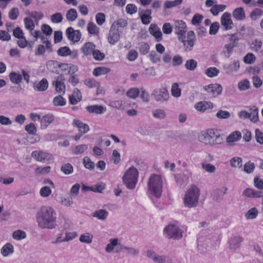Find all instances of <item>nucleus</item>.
Returning a JSON list of instances; mask_svg holds the SVG:
<instances>
[{
	"label": "nucleus",
	"mask_w": 263,
	"mask_h": 263,
	"mask_svg": "<svg viewBox=\"0 0 263 263\" xmlns=\"http://www.w3.org/2000/svg\"><path fill=\"white\" fill-rule=\"evenodd\" d=\"M56 218L54 210L47 206L41 207L36 215V221L39 226L42 229L54 228L56 226Z\"/></svg>",
	"instance_id": "f257e3e1"
},
{
	"label": "nucleus",
	"mask_w": 263,
	"mask_h": 263,
	"mask_svg": "<svg viewBox=\"0 0 263 263\" xmlns=\"http://www.w3.org/2000/svg\"><path fill=\"white\" fill-rule=\"evenodd\" d=\"M198 139L201 142L211 146L220 144L223 141L222 137L212 128L201 132Z\"/></svg>",
	"instance_id": "f03ea898"
},
{
	"label": "nucleus",
	"mask_w": 263,
	"mask_h": 263,
	"mask_svg": "<svg viewBox=\"0 0 263 263\" xmlns=\"http://www.w3.org/2000/svg\"><path fill=\"white\" fill-rule=\"evenodd\" d=\"M199 195V189L195 185H192L183 198L185 206L189 208L196 206L198 203Z\"/></svg>",
	"instance_id": "7ed1b4c3"
},
{
	"label": "nucleus",
	"mask_w": 263,
	"mask_h": 263,
	"mask_svg": "<svg viewBox=\"0 0 263 263\" xmlns=\"http://www.w3.org/2000/svg\"><path fill=\"white\" fill-rule=\"evenodd\" d=\"M148 186L152 194L156 198L160 197L163 187V181L161 177L155 174L152 175L149 178Z\"/></svg>",
	"instance_id": "20e7f679"
},
{
	"label": "nucleus",
	"mask_w": 263,
	"mask_h": 263,
	"mask_svg": "<svg viewBox=\"0 0 263 263\" xmlns=\"http://www.w3.org/2000/svg\"><path fill=\"white\" fill-rule=\"evenodd\" d=\"M138 172L134 167L128 168L123 176V182L129 190L134 189L138 181Z\"/></svg>",
	"instance_id": "39448f33"
},
{
	"label": "nucleus",
	"mask_w": 263,
	"mask_h": 263,
	"mask_svg": "<svg viewBox=\"0 0 263 263\" xmlns=\"http://www.w3.org/2000/svg\"><path fill=\"white\" fill-rule=\"evenodd\" d=\"M165 232L169 238L179 240L182 237L183 231L177 224L172 223L165 227Z\"/></svg>",
	"instance_id": "423d86ee"
},
{
	"label": "nucleus",
	"mask_w": 263,
	"mask_h": 263,
	"mask_svg": "<svg viewBox=\"0 0 263 263\" xmlns=\"http://www.w3.org/2000/svg\"><path fill=\"white\" fill-rule=\"evenodd\" d=\"M183 41H180L183 44L184 51L188 52L192 51L196 42V36L193 31H189L187 33V36L184 34Z\"/></svg>",
	"instance_id": "0eeeda50"
},
{
	"label": "nucleus",
	"mask_w": 263,
	"mask_h": 263,
	"mask_svg": "<svg viewBox=\"0 0 263 263\" xmlns=\"http://www.w3.org/2000/svg\"><path fill=\"white\" fill-rule=\"evenodd\" d=\"M65 78L63 75L60 74L54 78L52 85L55 87V90L58 93H65V85L64 84Z\"/></svg>",
	"instance_id": "6e6552de"
},
{
	"label": "nucleus",
	"mask_w": 263,
	"mask_h": 263,
	"mask_svg": "<svg viewBox=\"0 0 263 263\" xmlns=\"http://www.w3.org/2000/svg\"><path fill=\"white\" fill-rule=\"evenodd\" d=\"M120 38L119 30L115 26V24H112L110 28L108 36V41L111 44L114 45L118 42Z\"/></svg>",
	"instance_id": "1a4fd4ad"
},
{
	"label": "nucleus",
	"mask_w": 263,
	"mask_h": 263,
	"mask_svg": "<svg viewBox=\"0 0 263 263\" xmlns=\"http://www.w3.org/2000/svg\"><path fill=\"white\" fill-rule=\"evenodd\" d=\"M31 156L36 161L42 162H49L53 159L52 155L42 151H33L31 154Z\"/></svg>",
	"instance_id": "9d476101"
},
{
	"label": "nucleus",
	"mask_w": 263,
	"mask_h": 263,
	"mask_svg": "<svg viewBox=\"0 0 263 263\" xmlns=\"http://www.w3.org/2000/svg\"><path fill=\"white\" fill-rule=\"evenodd\" d=\"M66 34L67 38L73 42L80 41L81 37V33L80 30H74L73 28L68 27L66 30Z\"/></svg>",
	"instance_id": "9b49d317"
},
{
	"label": "nucleus",
	"mask_w": 263,
	"mask_h": 263,
	"mask_svg": "<svg viewBox=\"0 0 263 263\" xmlns=\"http://www.w3.org/2000/svg\"><path fill=\"white\" fill-rule=\"evenodd\" d=\"M48 68L51 70L53 72H55L57 73H59V72L57 69H55V70L53 69H51V67H53V68H55L57 67L61 68L62 70L63 71H66L70 69V65L68 64L65 63H61L59 64L57 61H50L48 62V63L47 64Z\"/></svg>",
	"instance_id": "f8f14e48"
},
{
	"label": "nucleus",
	"mask_w": 263,
	"mask_h": 263,
	"mask_svg": "<svg viewBox=\"0 0 263 263\" xmlns=\"http://www.w3.org/2000/svg\"><path fill=\"white\" fill-rule=\"evenodd\" d=\"M221 23L224 27V30H228L232 28L233 23L231 18V14L224 12L221 17Z\"/></svg>",
	"instance_id": "ddd939ff"
},
{
	"label": "nucleus",
	"mask_w": 263,
	"mask_h": 263,
	"mask_svg": "<svg viewBox=\"0 0 263 263\" xmlns=\"http://www.w3.org/2000/svg\"><path fill=\"white\" fill-rule=\"evenodd\" d=\"M203 89L208 92L216 96L221 94L222 90V86L220 84L216 83L205 86L203 87Z\"/></svg>",
	"instance_id": "4468645a"
},
{
	"label": "nucleus",
	"mask_w": 263,
	"mask_h": 263,
	"mask_svg": "<svg viewBox=\"0 0 263 263\" xmlns=\"http://www.w3.org/2000/svg\"><path fill=\"white\" fill-rule=\"evenodd\" d=\"M72 125L79 129V131L82 134H84L89 130V126L84 123H83L81 120L74 119L72 122Z\"/></svg>",
	"instance_id": "2eb2a0df"
},
{
	"label": "nucleus",
	"mask_w": 263,
	"mask_h": 263,
	"mask_svg": "<svg viewBox=\"0 0 263 263\" xmlns=\"http://www.w3.org/2000/svg\"><path fill=\"white\" fill-rule=\"evenodd\" d=\"M231 43L224 45V48L227 49L228 53H232L233 48L237 45L238 38L236 34H233L230 37Z\"/></svg>",
	"instance_id": "dca6fc26"
},
{
	"label": "nucleus",
	"mask_w": 263,
	"mask_h": 263,
	"mask_svg": "<svg viewBox=\"0 0 263 263\" xmlns=\"http://www.w3.org/2000/svg\"><path fill=\"white\" fill-rule=\"evenodd\" d=\"M149 31L156 38L157 41L162 40V34L156 24H152L149 28Z\"/></svg>",
	"instance_id": "f3484780"
},
{
	"label": "nucleus",
	"mask_w": 263,
	"mask_h": 263,
	"mask_svg": "<svg viewBox=\"0 0 263 263\" xmlns=\"http://www.w3.org/2000/svg\"><path fill=\"white\" fill-rule=\"evenodd\" d=\"M243 241V238L238 236H235L231 237L229 241V248L232 250H236L238 249L240 246L241 242Z\"/></svg>",
	"instance_id": "a211bd4d"
},
{
	"label": "nucleus",
	"mask_w": 263,
	"mask_h": 263,
	"mask_svg": "<svg viewBox=\"0 0 263 263\" xmlns=\"http://www.w3.org/2000/svg\"><path fill=\"white\" fill-rule=\"evenodd\" d=\"M48 87V82L45 78L42 79L39 82L33 84V88L38 91H44Z\"/></svg>",
	"instance_id": "6ab92c4d"
},
{
	"label": "nucleus",
	"mask_w": 263,
	"mask_h": 263,
	"mask_svg": "<svg viewBox=\"0 0 263 263\" xmlns=\"http://www.w3.org/2000/svg\"><path fill=\"white\" fill-rule=\"evenodd\" d=\"M86 109L90 113H95L97 114H102L106 110L105 107L98 105L87 106Z\"/></svg>",
	"instance_id": "aec40b11"
},
{
	"label": "nucleus",
	"mask_w": 263,
	"mask_h": 263,
	"mask_svg": "<svg viewBox=\"0 0 263 263\" xmlns=\"http://www.w3.org/2000/svg\"><path fill=\"white\" fill-rule=\"evenodd\" d=\"M223 68L227 73L230 74L233 71H237L239 68V63L238 61H234L232 64H226Z\"/></svg>",
	"instance_id": "412c9836"
},
{
	"label": "nucleus",
	"mask_w": 263,
	"mask_h": 263,
	"mask_svg": "<svg viewBox=\"0 0 263 263\" xmlns=\"http://www.w3.org/2000/svg\"><path fill=\"white\" fill-rule=\"evenodd\" d=\"M95 47L96 46L93 43L91 42H87L81 48V50H82V52L84 55H88L93 53L95 49Z\"/></svg>",
	"instance_id": "4be33fe9"
},
{
	"label": "nucleus",
	"mask_w": 263,
	"mask_h": 263,
	"mask_svg": "<svg viewBox=\"0 0 263 263\" xmlns=\"http://www.w3.org/2000/svg\"><path fill=\"white\" fill-rule=\"evenodd\" d=\"M233 16L237 20L242 21L245 19L246 15L242 7L237 8L233 12Z\"/></svg>",
	"instance_id": "5701e85b"
},
{
	"label": "nucleus",
	"mask_w": 263,
	"mask_h": 263,
	"mask_svg": "<svg viewBox=\"0 0 263 263\" xmlns=\"http://www.w3.org/2000/svg\"><path fill=\"white\" fill-rule=\"evenodd\" d=\"M249 110L250 111V120L254 123L258 121V109L256 106H250Z\"/></svg>",
	"instance_id": "b1692460"
},
{
	"label": "nucleus",
	"mask_w": 263,
	"mask_h": 263,
	"mask_svg": "<svg viewBox=\"0 0 263 263\" xmlns=\"http://www.w3.org/2000/svg\"><path fill=\"white\" fill-rule=\"evenodd\" d=\"M54 120V116L52 114H48L44 116L41 119V126L44 128L47 127L49 124L51 123Z\"/></svg>",
	"instance_id": "393cba45"
},
{
	"label": "nucleus",
	"mask_w": 263,
	"mask_h": 263,
	"mask_svg": "<svg viewBox=\"0 0 263 263\" xmlns=\"http://www.w3.org/2000/svg\"><path fill=\"white\" fill-rule=\"evenodd\" d=\"M241 138V133L239 131H235L232 132L227 138V142L231 143L235 141H237Z\"/></svg>",
	"instance_id": "a878e982"
},
{
	"label": "nucleus",
	"mask_w": 263,
	"mask_h": 263,
	"mask_svg": "<svg viewBox=\"0 0 263 263\" xmlns=\"http://www.w3.org/2000/svg\"><path fill=\"white\" fill-rule=\"evenodd\" d=\"M13 252V246L10 243H7L1 249V253L3 256L6 257Z\"/></svg>",
	"instance_id": "bb28decb"
},
{
	"label": "nucleus",
	"mask_w": 263,
	"mask_h": 263,
	"mask_svg": "<svg viewBox=\"0 0 263 263\" xmlns=\"http://www.w3.org/2000/svg\"><path fill=\"white\" fill-rule=\"evenodd\" d=\"M87 148L88 146L87 145L81 144L72 147L71 151L73 154L79 155L84 153Z\"/></svg>",
	"instance_id": "cd10ccee"
},
{
	"label": "nucleus",
	"mask_w": 263,
	"mask_h": 263,
	"mask_svg": "<svg viewBox=\"0 0 263 263\" xmlns=\"http://www.w3.org/2000/svg\"><path fill=\"white\" fill-rule=\"evenodd\" d=\"M110 71V69L109 68L105 67H98L93 69L92 73L95 76L97 77L100 75L106 74Z\"/></svg>",
	"instance_id": "c85d7f7f"
},
{
	"label": "nucleus",
	"mask_w": 263,
	"mask_h": 263,
	"mask_svg": "<svg viewBox=\"0 0 263 263\" xmlns=\"http://www.w3.org/2000/svg\"><path fill=\"white\" fill-rule=\"evenodd\" d=\"M26 14H28L31 18H34L35 22L37 24V22L44 17V14L42 12L33 11L26 12Z\"/></svg>",
	"instance_id": "c756f323"
},
{
	"label": "nucleus",
	"mask_w": 263,
	"mask_h": 263,
	"mask_svg": "<svg viewBox=\"0 0 263 263\" xmlns=\"http://www.w3.org/2000/svg\"><path fill=\"white\" fill-rule=\"evenodd\" d=\"M108 212L105 210H99L92 213V216L99 219L105 220L108 216Z\"/></svg>",
	"instance_id": "7c9ffc66"
},
{
	"label": "nucleus",
	"mask_w": 263,
	"mask_h": 263,
	"mask_svg": "<svg viewBox=\"0 0 263 263\" xmlns=\"http://www.w3.org/2000/svg\"><path fill=\"white\" fill-rule=\"evenodd\" d=\"M9 78L11 81L14 84H19L22 81V76L15 72H11L9 74Z\"/></svg>",
	"instance_id": "2f4dec72"
},
{
	"label": "nucleus",
	"mask_w": 263,
	"mask_h": 263,
	"mask_svg": "<svg viewBox=\"0 0 263 263\" xmlns=\"http://www.w3.org/2000/svg\"><path fill=\"white\" fill-rule=\"evenodd\" d=\"M263 15V10L259 8H255L250 14V18L256 21Z\"/></svg>",
	"instance_id": "473e14b6"
},
{
	"label": "nucleus",
	"mask_w": 263,
	"mask_h": 263,
	"mask_svg": "<svg viewBox=\"0 0 263 263\" xmlns=\"http://www.w3.org/2000/svg\"><path fill=\"white\" fill-rule=\"evenodd\" d=\"M53 103L56 106H64L66 103V100L61 95L58 96L53 98Z\"/></svg>",
	"instance_id": "72a5a7b5"
},
{
	"label": "nucleus",
	"mask_w": 263,
	"mask_h": 263,
	"mask_svg": "<svg viewBox=\"0 0 263 263\" xmlns=\"http://www.w3.org/2000/svg\"><path fill=\"white\" fill-rule=\"evenodd\" d=\"M58 54L61 57H66L69 55L71 53V51L69 48L67 46L62 47L57 51Z\"/></svg>",
	"instance_id": "f704fd0d"
},
{
	"label": "nucleus",
	"mask_w": 263,
	"mask_h": 263,
	"mask_svg": "<svg viewBox=\"0 0 263 263\" xmlns=\"http://www.w3.org/2000/svg\"><path fill=\"white\" fill-rule=\"evenodd\" d=\"M174 28L175 33L178 35V40L179 41H182L183 35L185 34L186 31L184 30L181 29L175 23Z\"/></svg>",
	"instance_id": "c9c22d12"
},
{
	"label": "nucleus",
	"mask_w": 263,
	"mask_h": 263,
	"mask_svg": "<svg viewBox=\"0 0 263 263\" xmlns=\"http://www.w3.org/2000/svg\"><path fill=\"white\" fill-rule=\"evenodd\" d=\"M66 16L69 21H74L77 17V12L75 9H69L66 13Z\"/></svg>",
	"instance_id": "e433bc0d"
},
{
	"label": "nucleus",
	"mask_w": 263,
	"mask_h": 263,
	"mask_svg": "<svg viewBox=\"0 0 263 263\" xmlns=\"http://www.w3.org/2000/svg\"><path fill=\"white\" fill-rule=\"evenodd\" d=\"M12 236L16 240H21L26 238V234L25 232L18 230L13 232Z\"/></svg>",
	"instance_id": "4c0bfd02"
},
{
	"label": "nucleus",
	"mask_w": 263,
	"mask_h": 263,
	"mask_svg": "<svg viewBox=\"0 0 263 263\" xmlns=\"http://www.w3.org/2000/svg\"><path fill=\"white\" fill-rule=\"evenodd\" d=\"M61 170L66 175H69L71 174L73 172V168L72 165L67 163L66 164H63L62 165Z\"/></svg>",
	"instance_id": "58836bf2"
},
{
	"label": "nucleus",
	"mask_w": 263,
	"mask_h": 263,
	"mask_svg": "<svg viewBox=\"0 0 263 263\" xmlns=\"http://www.w3.org/2000/svg\"><path fill=\"white\" fill-rule=\"evenodd\" d=\"M92 237L93 236L90 233H86L81 235L80 237L79 240L82 242L90 243L92 241Z\"/></svg>",
	"instance_id": "ea45409f"
},
{
	"label": "nucleus",
	"mask_w": 263,
	"mask_h": 263,
	"mask_svg": "<svg viewBox=\"0 0 263 263\" xmlns=\"http://www.w3.org/2000/svg\"><path fill=\"white\" fill-rule=\"evenodd\" d=\"M197 66V62L194 59H190L186 61L185 64V68L189 70H194Z\"/></svg>",
	"instance_id": "a19ab883"
},
{
	"label": "nucleus",
	"mask_w": 263,
	"mask_h": 263,
	"mask_svg": "<svg viewBox=\"0 0 263 263\" xmlns=\"http://www.w3.org/2000/svg\"><path fill=\"white\" fill-rule=\"evenodd\" d=\"M87 30L91 34H96L99 32V28L93 22H90L88 24Z\"/></svg>",
	"instance_id": "79ce46f5"
},
{
	"label": "nucleus",
	"mask_w": 263,
	"mask_h": 263,
	"mask_svg": "<svg viewBox=\"0 0 263 263\" xmlns=\"http://www.w3.org/2000/svg\"><path fill=\"white\" fill-rule=\"evenodd\" d=\"M161 54L157 53L155 51H152L149 54L150 60L154 63H157L160 61Z\"/></svg>",
	"instance_id": "37998d69"
},
{
	"label": "nucleus",
	"mask_w": 263,
	"mask_h": 263,
	"mask_svg": "<svg viewBox=\"0 0 263 263\" xmlns=\"http://www.w3.org/2000/svg\"><path fill=\"white\" fill-rule=\"evenodd\" d=\"M83 163L85 167L89 170H92L95 167V164L93 162L91 161L89 157H85L83 159Z\"/></svg>",
	"instance_id": "c03bdc74"
},
{
	"label": "nucleus",
	"mask_w": 263,
	"mask_h": 263,
	"mask_svg": "<svg viewBox=\"0 0 263 263\" xmlns=\"http://www.w3.org/2000/svg\"><path fill=\"white\" fill-rule=\"evenodd\" d=\"M231 165L234 167H241L242 166V159L240 157H235L230 160Z\"/></svg>",
	"instance_id": "a18cd8bd"
},
{
	"label": "nucleus",
	"mask_w": 263,
	"mask_h": 263,
	"mask_svg": "<svg viewBox=\"0 0 263 263\" xmlns=\"http://www.w3.org/2000/svg\"><path fill=\"white\" fill-rule=\"evenodd\" d=\"M219 72V70L216 67H210L205 70V74L210 78L217 76Z\"/></svg>",
	"instance_id": "49530a36"
},
{
	"label": "nucleus",
	"mask_w": 263,
	"mask_h": 263,
	"mask_svg": "<svg viewBox=\"0 0 263 263\" xmlns=\"http://www.w3.org/2000/svg\"><path fill=\"white\" fill-rule=\"evenodd\" d=\"M24 23L25 28L30 31L34 29L35 25L33 21L30 17H25L24 18Z\"/></svg>",
	"instance_id": "de8ad7c7"
},
{
	"label": "nucleus",
	"mask_w": 263,
	"mask_h": 263,
	"mask_svg": "<svg viewBox=\"0 0 263 263\" xmlns=\"http://www.w3.org/2000/svg\"><path fill=\"white\" fill-rule=\"evenodd\" d=\"M230 113L226 110H219L216 114V117L219 119H227L230 117Z\"/></svg>",
	"instance_id": "09e8293b"
},
{
	"label": "nucleus",
	"mask_w": 263,
	"mask_h": 263,
	"mask_svg": "<svg viewBox=\"0 0 263 263\" xmlns=\"http://www.w3.org/2000/svg\"><path fill=\"white\" fill-rule=\"evenodd\" d=\"M256 60V58L254 54L252 53H247L243 58V62L248 64H253Z\"/></svg>",
	"instance_id": "8fccbe9b"
},
{
	"label": "nucleus",
	"mask_w": 263,
	"mask_h": 263,
	"mask_svg": "<svg viewBox=\"0 0 263 263\" xmlns=\"http://www.w3.org/2000/svg\"><path fill=\"white\" fill-rule=\"evenodd\" d=\"M25 130L29 134V135H35L37 132V129L33 123H30L29 124H27L25 126Z\"/></svg>",
	"instance_id": "3c124183"
},
{
	"label": "nucleus",
	"mask_w": 263,
	"mask_h": 263,
	"mask_svg": "<svg viewBox=\"0 0 263 263\" xmlns=\"http://www.w3.org/2000/svg\"><path fill=\"white\" fill-rule=\"evenodd\" d=\"M238 87L240 90H246L250 88V82L247 79H245L238 84Z\"/></svg>",
	"instance_id": "603ef678"
},
{
	"label": "nucleus",
	"mask_w": 263,
	"mask_h": 263,
	"mask_svg": "<svg viewBox=\"0 0 263 263\" xmlns=\"http://www.w3.org/2000/svg\"><path fill=\"white\" fill-rule=\"evenodd\" d=\"M172 95L176 98L181 96V89L179 88L177 83H174L172 86Z\"/></svg>",
	"instance_id": "864d4df0"
},
{
	"label": "nucleus",
	"mask_w": 263,
	"mask_h": 263,
	"mask_svg": "<svg viewBox=\"0 0 263 263\" xmlns=\"http://www.w3.org/2000/svg\"><path fill=\"white\" fill-rule=\"evenodd\" d=\"M139 90L138 88H133L129 89L126 95L128 97L132 99H135L137 97V96L139 94Z\"/></svg>",
	"instance_id": "5fc2aeb1"
},
{
	"label": "nucleus",
	"mask_w": 263,
	"mask_h": 263,
	"mask_svg": "<svg viewBox=\"0 0 263 263\" xmlns=\"http://www.w3.org/2000/svg\"><path fill=\"white\" fill-rule=\"evenodd\" d=\"M203 16L199 13L195 14L192 18V23L195 26H199L200 24Z\"/></svg>",
	"instance_id": "6e6d98bb"
},
{
	"label": "nucleus",
	"mask_w": 263,
	"mask_h": 263,
	"mask_svg": "<svg viewBox=\"0 0 263 263\" xmlns=\"http://www.w3.org/2000/svg\"><path fill=\"white\" fill-rule=\"evenodd\" d=\"M63 16L60 12L55 13L51 16V21L53 23H59L63 20Z\"/></svg>",
	"instance_id": "4d7b16f0"
},
{
	"label": "nucleus",
	"mask_w": 263,
	"mask_h": 263,
	"mask_svg": "<svg viewBox=\"0 0 263 263\" xmlns=\"http://www.w3.org/2000/svg\"><path fill=\"white\" fill-rule=\"evenodd\" d=\"M258 214V211L255 208H253L249 210L246 214V217L248 219L255 218Z\"/></svg>",
	"instance_id": "13d9d810"
},
{
	"label": "nucleus",
	"mask_w": 263,
	"mask_h": 263,
	"mask_svg": "<svg viewBox=\"0 0 263 263\" xmlns=\"http://www.w3.org/2000/svg\"><path fill=\"white\" fill-rule=\"evenodd\" d=\"M223 195L222 194V190L220 189H216L213 192V199L219 202L222 199V196Z\"/></svg>",
	"instance_id": "bf43d9fd"
},
{
	"label": "nucleus",
	"mask_w": 263,
	"mask_h": 263,
	"mask_svg": "<svg viewBox=\"0 0 263 263\" xmlns=\"http://www.w3.org/2000/svg\"><path fill=\"white\" fill-rule=\"evenodd\" d=\"M219 28V23L217 22L212 23L210 27L209 34L211 35H215L217 33Z\"/></svg>",
	"instance_id": "052dcab7"
},
{
	"label": "nucleus",
	"mask_w": 263,
	"mask_h": 263,
	"mask_svg": "<svg viewBox=\"0 0 263 263\" xmlns=\"http://www.w3.org/2000/svg\"><path fill=\"white\" fill-rule=\"evenodd\" d=\"M255 168V164L254 163H251L249 161L246 163L244 165V171L247 173L250 174L253 172Z\"/></svg>",
	"instance_id": "680f3d73"
},
{
	"label": "nucleus",
	"mask_w": 263,
	"mask_h": 263,
	"mask_svg": "<svg viewBox=\"0 0 263 263\" xmlns=\"http://www.w3.org/2000/svg\"><path fill=\"white\" fill-rule=\"evenodd\" d=\"M153 116L157 119H162L164 118V111L161 109H157L153 111Z\"/></svg>",
	"instance_id": "e2e57ef3"
},
{
	"label": "nucleus",
	"mask_w": 263,
	"mask_h": 263,
	"mask_svg": "<svg viewBox=\"0 0 263 263\" xmlns=\"http://www.w3.org/2000/svg\"><path fill=\"white\" fill-rule=\"evenodd\" d=\"M96 20L97 24L101 26L105 21V15L104 13L99 12L96 15Z\"/></svg>",
	"instance_id": "0e129e2a"
},
{
	"label": "nucleus",
	"mask_w": 263,
	"mask_h": 263,
	"mask_svg": "<svg viewBox=\"0 0 263 263\" xmlns=\"http://www.w3.org/2000/svg\"><path fill=\"white\" fill-rule=\"evenodd\" d=\"M19 15V11L17 8H13L9 12V17L11 20H16Z\"/></svg>",
	"instance_id": "69168bd1"
},
{
	"label": "nucleus",
	"mask_w": 263,
	"mask_h": 263,
	"mask_svg": "<svg viewBox=\"0 0 263 263\" xmlns=\"http://www.w3.org/2000/svg\"><path fill=\"white\" fill-rule=\"evenodd\" d=\"M255 133L256 141L260 144H263V133L259 129H256Z\"/></svg>",
	"instance_id": "338daca9"
},
{
	"label": "nucleus",
	"mask_w": 263,
	"mask_h": 263,
	"mask_svg": "<svg viewBox=\"0 0 263 263\" xmlns=\"http://www.w3.org/2000/svg\"><path fill=\"white\" fill-rule=\"evenodd\" d=\"M254 186L259 190L263 189V179L258 177H255L254 179Z\"/></svg>",
	"instance_id": "774afa93"
}]
</instances>
